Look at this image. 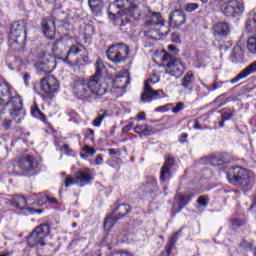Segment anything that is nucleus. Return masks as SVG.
I'll return each instance as SVG.
<instances>
[{"instance_id":"obj_46","label":"nucleus","mask_w":256,"mask_h":256,"mask_svg":"<svg viewBox=\"0 0 256 256\" xmlns=\"http://www.w3.org/2000/svg\"><path fill=\"white\" fill-rule=\"evenodd\" d=\"M221 117H222L223 121H229V119H231L233 117V112H231V110L224 111L222 113Z\"/></svg>"},{"instance_id":"obj_16","label":"nucleus","mask_w":256,"mask_h":256,"mask_svg":"<svg viewBox=\"0 0 256 256\" xmlns=\"http://www.w3.org/2000/svg\"><path fill=\"white\" fill-rule=\"evenodd\" d=\"M18 167L21 171L29 173L39 167V161L33 156L26 155L19 160Z\"/></svg>"},{"instance_id":"obj_52","label":"nucleus","mask_w":256,"mask_h":256,"mask_svg":"<svg viewBox=\"0 0 256 256\" xmlns=\"http://www.w3.org/2000/svg\"><path fill=\"white\" fill-rule=\"evenodd\" d=\"M26 211H28V213H31V215H33V213H39V215H41V213H43V210H35L31 207H27Z\"/></svg>"},{"instance_id":"obj_7","label":"nucleus","mask_w":256,"mask_h":256,"mask_svg":"<svg viewBox=\"0 0 256 256\" xmlns=\"http://www.w3.org/2000/svg\"><path fill=\"white\" fill-rule=\"evenodd\" d=\"M162 61L166 63V73H168V75L179 79L185 73V64H183L181 59L169 54H164Z\"/></svg>"},{"instance_id":"obj_51","label":"nucleus","mask_w":256,"mask_h":256,"mask_svg":"<svg viewBox=\"0 0 256 256\" xmlns=\"http://www.w3.org/2000/svg\"><path fill=\"white\" fill-rule=\"evenodd\" d=\"M171 39L173 43H181V38H179V34L177 33H173Z\"/></svg>"},{"instance_id":"obj_59","label":"nucleus","mask_w":256,"mask_h":256,"mask_svg":"<svg viewBox=\"0 0 256 256\" xmlns=\"http://www.w3.org/2000/svg\"><path fill=\"white\" fill-rule=\"evenodd\" d=\"M137 120H138V121H145V112H140V113L137 115Z\"/></svg>"},{"instance_id":"obj_54","label":"nucleus","mask_w":256,"mask_h":256,"mask_svg":"<svg viewBox=\"0 0 256 256\" xmlns=\"http://www.w3.org/2000/svg\"><path fill=\"white\" fill-rule=\"evenodd\" d=\"M47 199H49V196H43L38 200V205H45V203H47Z\"/></svg>"},{"instance_id":"obj_26","label":"nucleus","mask_w":256,"mask_h":256,"mask_svg":"<svg viewBox=\"0 0 256 256\" xmlns=\"http://www.w3.org/2000/svg\"><path fill=\"white\" fill-rule=\"evenodd\" d=\"M157 25H165V20L161 16V13L159 12H153L151 19L146 21V26L151 29V27H157Z\"/></svg>"},{"instance_id":"obj_43","label":"nucleus","mask_w":256,"mask_h":256,"mask_svg":"<svg viewBox=\"0 0 256 256\" xmlns=\"http://www.w3.org/2000/svg\"><path fill=\"white\" fill-rule=\"evenodd\" d=\"M142 135H144V137H149V135H153V127L145 124L142 130Z\"/></svg>"},{"instance_id":"obj_34","label":"nucleus","mask_w":256,"mask_h":256,"mask_svg":"<svg viewBox=\"0 0 256 256\" xmlns=\"http://www.w3.org/2000/svg\"><path fill=\"white\" fill-rule=\"evenodd\" d=\"M146 193H153L157 189V181L153 178H149L145 184Z\"/></svg>"},{"instance_id":"obj_11","label":"nucleus","mask_w":256,"mask_h":256,"mask_svg":"<svg viewBox=\"0 0 256 256\" xmlns=\"http://www.w3.org/2000/svg\"><path fill=\"white\" fill-rule=\"evenodd\" d=\"M92 179L89 169H85L83 171H77L74 174V177H66L64 185L66 188L71 187V185H80V187H85V185H89L91 183Z\"/></svg>"},{"instance_id":"obj_4","label":"nucleus","mask_w":256,"mask_h":256,"mask_svg":"<svg viewBox=\"0 0 256 256\" xmlns=\"http://www.w3.org/2000/svg\"><path fill=\"white\" fill-rule=\"evenodd\" d=\"M27 41V22L19 20L13 22L10 28L8 44L12 51H23Z\"/></svg>"},{"instance_id":"obj_27","label":"nucleus","mask_w":256,"mask_h":256,"mask_svg":"<svg viewBox=\"0 0 256 256\" xmlns=\"http://www.w3.org/2000/svg\"><path fill=\"white\" fill-rule=\"evenodd\" d=\"M195 81V74L193 71H188L181 80V87L185 90L190 89V93L193 91V88H190Z\"/></svg>"},{"instance_id":"obj_50","label":"nucleus","mask_w":256,"mask_h":256,"mask_svg":"<svg viewBox=\"0 0 256 256\" xmlns=\"http://www.w3.org/2000/svg\"><path fill=\"white\" fill-rule=\"evenodd\" d=\"M207 89L208 91H216V89H221V83L214 82L212 88L208 86Z\"/></svg>"},{"instance_id":"obj_47","label":"nucleus","mask_w":256,"mask_h":256,"mask_svg":"<svg viewBox=\"0 0 256 256\" xmlns=\"http://www.w3.org/2000/svg\"><path fill=\"white\" fill-rule=\"evenodd\" d=\"M93 33H95V29L93 28V26L89 25L85 28V35H88V37H91Z\"/></svg>"},{"instance_id":"obj_39","label":"nucleus","mask_w":256,"mask_h":256,"mask_svg":"<svg viewBox=\"0 0 256 256\" xmlns=\"http://www.w3.org/2000/svg\"><path fill=\"white\" fill-rule=\"evenodd\" d=\"M197 9H199V4L197 3H187L184 6V11L186 13H193V11H197Z\"/></svg>"},{"instance_id":"obj_5","label":"nucleus","mask_w":256,"mask_h":256,"mask_svg":"<svg viewBox=\"0 0 256 256\" xmlns=\"http://www.w3.org/2000/svg\"><path fill=\"white\" fill-rule=\"evenodd\" d=\"M227 179L232 185H239L240 187L253 185V177L246 169L241 167L230 169L227 173Z\"/></svg>"},{"instance_id":"obj_36","label":"nucleus","mask_w":256,"mask_h":256,"mask_svg":"<svg viewBox=\"0 0 256 256\" xmlns=\"http://www.w3.org/2000/svg\"><path fill=\"white\" fill-rule=\"evenodd\" d=\"M232 229H239L240 227H243L245 225V220L239 219V218H232L230 220Z\"/></svg>"},{"instance_id":"obj_20","label":"nucleus","mask_w":256,"mask_h":256,"mask_svg":"<svg viewBox=\"0 0 256 256\" xmlns=\"http://www.w3.org/2000/svg\"><path fill=\"white\" fill-rule=\"evenodd\" d=\"M253 73H256V61L251 63L244 70H242L235 78L230 80V82L232 84H235L238 81H241V79H247V77H249V75H253Z\"/></svg>"},{"instance_id":"obj_41","label":"nucleus","mask_w":256,"mask_h":256,"mask_svg":"<svg viewBox=\"0 0 256 256\" xmlns=\"http://www.w3.org/2000/svg\"><path fill=\"white\" fill-rule=\"evenodd\" d=\"M105 117H107V113H104L102 115H98L92 122V125L94 127H101V123H103Z\"/></svg>"},{"instance_id":"obj_28","label":"nucleus","mask_w":256,"mask_h":256,"mask_svg":"<svg viewBox=\"0 0 256 256\" xmlns=\"http://www.w3.org/2000/svg\"><path fill=\"white\" fill-rule=\"evenodd\" d=\"M12 205L16 207V209H25V211H27V199L25 196H21L19 194L13 195Z\"/></svg>"},{"instance_id":"obj_49","label":"nucleus","mask_w":256,"mask_h":256,"mask_svg":"<svg viewBox=\"0 0 256 256\" xmlns=\"http://www.w3.org/2000/svg\"><path fill=\"white\" fill-rule=\"evenodd\" d=\"M197 203H199L201 207H207V205H208V202L205 199V197H199L197 199Z\"/></svg>"},{"instance_id":"obj_13","label":"nucleus","mask_w":256,"mask_h":256,"mask_svg":"<svg viewBox=\"0 0 256 256\" xmlns=\"http://www.w3.org/2000/svg\"><path fill=\"white\" fill-rule=\"evenodd\" d=\"M158 81L159 77H157L155 74L145 81L144 92L141 95V101L144 103H151V101H155V99H157V95L155 94V90H153L151 87V83H158Z\"/></svg>"},{"instance_id":"obj_8","label":"nucleus","mask_w":256,"mask_h":256,"mask_svg":"<svg viewBox=\"0 0 256 256\" xmlns=\"http://www.w3.org/2000/svg\"><path fill=\"white\" fill-rule=\"evenodd\" d=\"M106 55L112 63H125L129 57V46L123 43L113 44L106 51Z\"/></svg>"},{"instance_id":"obj_22","label":"nucleus","mask_w":256,"mask_h":256,"mask_svg":"<svg viewBox=\"0 0 256 256\" xmlns=\"http://www.w3.org/2000/svg\"><path fill=\"white\" fill-rule=\"evenodd\" d=\"M214 35L217 37H227L229 35V24L227 22H219L213 26Z\"/></svg>"},{"instance_id":"obj_45","label":"nucleus","mask_w":256,"mask_h":256,"mask_svg":"<svg viewBox=\"0 0 256 256\" xmlns=\"http://www.w3.org/2000/svg\"><path fill=\"white\" fill-rule=\"evenodd\" d=\"M185 107V103L179 102L176 104V107L172 108V113H179L180 111H183V108Z\"/></svg>"},{"instance_id":"obj_31","label":"nucleus","mask_w":256,"mask_h":256,"mask_svg":"<svg viewBox=\"0 0 256 256\" xmlns=\"http://www.w3.org/2000/svg\"><path fill=\"white\" fill-rule=\"evenodd\" d=\"M179 235H181V231L176 232L169 240L168 244L166 245L165 252H162L160 256H169L171 255V251H173V247H175V243L179 239Z\"/></svg>"},{"instance_id":"obj_44","label":"nucleus","mask_w":256,"mask_h":256,"mask_svg":"<svg viewBox=\"0 0 256 256\" xmlns=\"http://www.w3.org/2000/svg\"><path fill=\"white\" fill-rule=\"evenodd\" d=\"M241 61H243V55L241 54V52H234L232 54V63H241Z\"/></svg>"},{"instance_id":"obj_61","label":"nucleus","mask_w":256,"mask_h":256,"mask_svg":"<svg viewBox=\"0 0 256 256\" xmlns=\"http://www.w3.org/2000/svg\"><path fill=\"white\" fill-rule=\"evenodd\" d=\"M133 129V124H128L123 127V131H131Z\"/></svg>"},{"instance_id":"obj_33","label":"nucleus","mask_w":256,"mask_h":256,"mask_svg":"<svg viewBox=\"0 0 256 256\" xmlns=\"http://www.w3.org/2000/svg\"><path fill=\"white\" fill-rule=\"evenodd\" d=\"M31 115L32 117H36V119H40V121H47V117L41 110L39 109V106H37V103H34V105L31 107Z\"/></svg>"},{"instance_id":"obj_9","label":"nucleus","mask_w":256,"mask_h":256,"mask_svg":"<svg viewBox=\"0 0 256 256\" xmlns=\"http://www.w3.org/2000/svg\"><path fill=\"white\" fill-rule=\"evenodd\" d=\"M129 213H131V206H129L128 204L119 205L104 220L105 231H111V229L115 227V223H117V221H119L120 219H123V217H126V215H129Z\"/></svg>"},{"instance_id":"obj_21","label":"nucleus","mask_w":256,"mask_h":256,"mask_svg":"<svg viewBox=\"0 0 256 256\" xmlns=\"http://www.w3.org/2000/svg\"><path fill=\"white\" fill-rule=\"evenodd\" d=\"M88 5L96 17L103 14V9H105V2L103 0H88Z\"/></svg>"},{"instance_id":"obj_42","label":"nucleus","mask_w":256,"mask_h":256,"mask_svg":"<svg viewBox=\"0 0 256 256\" xmlns=\"http://www.w3.org/2000/svg\"><path fill=\"white\" fill-rule=\"evenodd\" d=\"M256 25V13L253 16V19H250L246 22V27L249 31H253L254 27Z\"/></svg>"},{"instance_id":"obj_24","label":"nucleus","mask_w":256,"mask_h":256,"mask_svg":"<svg viewBox=\"0 0 256 256\" xmlns=\"http://www.w3.org/2000/svg\"><path fill=\"white\" fill-rule=\"evenodd\" d=\"M96 71L95 73L89 77V79H93L94 81H97V83H103L101 82V78L105 74V64L101 61V59H98L95 63Z\"/></svg>"},{"instance_id":"obj_60","label":"nucleus","mask_w":256,"mask_h":256,"mask_svg":"<svg viewBox=\"0 0 256 256\" xmlns=\"http://www.w3.org/2000/svg\"><path fill=\"white\" fill-rule=\"evenodd\" d=\"M47 202H48V203H51L52 205H56L57 199L48 196Z\"/></svg>"},{"instance_id":"obj_58","label":"nucleus","mask_w":256,"mask_h":256,"mask_svg":"<svg viewBox=\"0 0 256 256\" xmlns=\"http://www.w3.org/2000/svg\"><path fill=\"white\" fill-rule=\"evenodd\" d=\"M96 165H103V156L98 155L95 160Z\"/></svg>"},{"instance_id":"obj_12","label":"nucleus","mask_w":256,"mask_h":256,"mask_svg":"<svg viewBox=\"0 0 256 256\" xmlns=\"http://www.w3.org/2000/svg\"><path fill=\"white\" fill-rule=\"evenodd\" d=\"M129 7H131V0H116L109 5L108 14L113 19L120 17V15L123 17L126 9H129Z\"/></svg>"},{"instance_id":"obj_30","label":"nucleus","mask_w":256,"mask_h":256,"mask_svg":"<svg viewBox=\"0 0 256 256\" xmlns=\"http://www.w3.org/2000/svg\"><path fill=\"white\" fill-rule=\"evenodd\" d=\"M114 85V89H122L125 90L127 89V85H129V83H131V81L129 80V77H125V76H116L114 80H112Z\"/></svg>"},{"instance_id":"obj_64","label":"nucleus","mask_w":256,"mask_h":256,"mask_svg":"<svg viewBox=\"0 0 256 256\" xmlns=\"http://www.w3.org/2000/svg\"><path fill=\"white\" fill-rule=\"evenodd\" d=\"M108 152L109 155H117V151L115 149H109Z\"/></svg>"},{"instance_id":"obj_40","label":"nucleus","mask_w":256,"mask_h":256,"mask_svg":"<svg viewBox=\"0 0 256 256\" xmlns=\"http://www.w3.org/2000/svg\"><path fill=\"white\" fill-rule=\"evenodd\" d=\"M84 153L85 154H81L82 159H86V157H89V155H91V156L95 155V153H97V150H95V148L85 146Z\"/></svg>"},{"instance_id":"obj_57","label":"nucleus","mask_w":256,"mask_h":256,"mask_svg":"<svg viewBox=\"0 0 256 256\" xmlns=\"http://www.w3.org/2000/svg\"><path fill=\"white\" fill-rule=\"evenodd\" d=\"M187 137H189V135L187 133H183V134H181L179 141L181 143H185L187 141Z\"/></svg>"},{"instance_id":"obj_1","label":"nucleus","mask_w":256,"mask_h":256,"mask_svg":"<svg viewBox=\"0 0 256 256\" xmlns=\"http://www.w3.org/2000/svg\"><path fill=\"white\" fill-rule=\"evenodd\" d=\"M0 105H3L5 109L9 107L10 117L16 123H21V120L25 119L21 96L5 80H0Z\"/></svg>"},{"instance_id":"obj_3","label":"nucleus","mask_w":256,"mask_h":256,"mask_svg":"<svg viewBox=\"0 0 256 256\" xmlns=\"http://www.w3.org/2000/svg\"><path fill=\"white\" fill-rule=\"evenodd\" d=\"M52 53L53 56L45 51L40 52V61L37 63V67H39L40 71L51 73L57 65L55 59H60V61L65 62V57H67V46L65 45V42H63V40H57L52 45Z\"/></svg>"},{"instance_id":"obj_14","label":"nucleus","mask_w":256,"mask_h":256,"mask_svg":"<svg viewBox=\"0 0 256 256\" xmlns=\"http://www.w3.org/2000/svg\"><path fill=\"white\" fill-rule=\"evenodd\" d=\"M40 89L46 93V95H52V93H57L59 91V81L53 75L45 76L40 81Z\"/></svg>"},{"instance_id":"obj_63","label":"nucleus","mask_w":256,"mask_h":256,"mask_svg":"<svg viewBox=\"0 0 256 256\" xmlns=\"http://www.w3.org/2000/svg\"><path fill=\"white\" fill-rule=\"evenodd\" d=\"M194 129H203V127H201V124L199 123V121H195Z\"/></svg>"},{"instance_id":"obj_25","label":"nucleus","mask_w":256,"mask_h":256,"mask_svg":"<svg viewBox=\"0 0 256 256\" xmlns=\"http://www.w3.org/2000/svg\"><path fill=\"white\" fill-rule=\"evenodd\" d=\"M130 19H135L136 21H139L141 19V9H139V6L137 4L130 1V6L126 9L125 14Z\"/></svg>"},{"instance_id":"obj_17","label":"nucleus","mask_w":256,"mask_h":256,"mask_svg":"<svg viewBox=\"0 0 256 256\" xmlns=\"http://www.w3.org/2000/svg\"><path fill=\"white\" fill-rule=\"evenodd\" d=\"M42 31L47 39H55L56 27L53 17L42 19Z\"/></svg>"},{"instance_id":"obj_53","label":"nucleus","mask_w":256,"mask_h":256,"mask_svg":"<svg viewBox=\"0 0 256 256\" xmlns=\"http://www.w3.org/2000/svg\"><path fill=\"white\" fill-rule=\"evenodd\" d=\"M11 120H4L3 121V127H4V129H6V130H9V129H11Z\"/></svg>"},{"instance_id":"obj_18","label":"nucleus","mask_w":256,"mask_h":256,"mask_svg":"<svg viewBox=\"0 0 256 256\" xmlns=\"http://www.w3.org/2000/svg\"><path fill=\"white\" fill-rule=\"evenodd\" d=\"M175 166V159L172 156H168L164 162L160 171V181L161 183H167L171 179V167Z\"/></svg>"},{"instance_id":"obj_23","label":"nucleus","mask_w":256,"mask_h":256,"mask_svg":"<svg viewBox=\"0 0 256 256\" xmlns=\"http://www.w3.org/2000/svg\"><path fill=\"white\" fill-rule=\"evenodd\" d=\"M119 28L122 33H131L133 29V18L123 14L120 19Z\"/></svg>"},{"instance_id":"obj_19","label":"nucleus","mask_w":256,"mask_h":256,"mask_svg":"<svg viewBox=\"0 0 256 256\" xmlns=\"http://www.w3.org/2000/svg\"><path fill=\"white\" fill-rule=\"evenodd\" d=\"M191 199H193V194L181 196L177 204L173 205L172 215H177V213H181L184 207H187V205H189Z\"/></svg>"},{"instance_id":"obj_29","label":"nucleus","mask_w":256,"mask_h":256,"mask_svg":"<svg viewBox=\"0 0 256 256\" xmlns=\"http://www.w3.org/2000/svg\"><path fill=\"white\" fill-rule=\"evenodd\" d=\"M225 163H228V160L223 154H215L209 158V164L212 165V167H221L225 165Z\"/></svg>"},{"instance_id":"obj_15","label":"nucleus","mask_w":256,"mask_h":256,"mask_svg":"<svg viewBox=\"0 0 256 256\" xmlns=\"http://www.w3.org/2000/svg\"><path fill=\"white\" fill-rule=\"evenodd\" d=\"M187 23V14L182 9H175L169 15V25L175 29H180L182 25Z\"/></svg>"},{"instance_id":"obj_35","label":"nucleus","mask_w":256,"mask_h":256,"mask_svg":"<svg viewBox=\"0 0 256 256\" xmlns=\"http://www.w3.org/2000/svg\"><path fill=\"white\" fill-rule=\"evenodd\" d=\"M5 63L11 71H15V67L13 66L17 63V58L13 55H7L5 57Z\"/></svg>"},{"instance_id":"obj_10","label":"nucleus","mask_w":256,"mask_h":256,"mask_svg":"<svg viewBox=\"0 0 256 256\" xmlns=\"http://www.w3.org/2000/svg\"><path fill=\"white\" fill-rule=\"evenodd\" d=\"M245 12V4L239 0H228L224 3L222 13L225 17L235 19L241 17Z\"/></svg>"},{"instance_id":"obj_55","label":"nucleus","mask_w":256,"mask_h":256,"mask_svg":"<svg viewBox=\"0 0 256 256\" xmlns=\"http://www.w3.org/2000/svg\"><path fill=\"white\" fill-rule=\"evenodd\" d=\"M112 256H133V255L128 252H116L112 254Z\"/></svg>"},{"instance_id":"obj_56","label":"nucleus","mask_w":256,"mask_h":256,"mask_svg":"<svg viewBox=\"0 0 256 256\" xmlns=\"http://www.w3.org/2000/svg\"><path fill=\"white\" fill-rule=\"evenodd\" d=\"M156 99H159V97H163L165 95V92L163 90H154Z\"/></svg>"},{"instance_id":"obj_32","label":"nucleus","mask_w":256,"mask_h":256,"mask_svg":"<svg viewBox=\"0 0 256 256\" xmlns=\"http://www.w3.org/2000/svg\"><path fill=\"white\" fill-rule=\"evenodd\" d=\"M85 47L79 45H73L66 51V57L64 58V63H71V56L72 55H79L81 51H83Z\"/></svg>"},{"instance_id":"obj_48","label":"nucleus","mask_w":256,"mask_h":256,"mask_svg":"<svg viewBox=\"0 0 256 256\" xmlns=\"http://www.w3.org/2000/svg\"><path fill=\"white\" fill-rule=\"evenodd\" d=\"M143 129H144V125H137L135 128H134V131L140 135V137H143Z\"/></svg>"},{"instance_id":"obj_62","label":"nucleus","mask_w":256,"mask_h":256,"mask_svg":"<svg viewBox=\"0 0 256 256\" xmlns=\"http://www.w3.org/2000/svg\"><path fill=\"white\" fill-rule=\"evenodd\" d=\"M87 135L90 136V137H93L95 135V131L93 129L89 128L87 130Z\"/></svg>"},{"instance_id":"obj_37","label":"nucleus","mask_w":256,"mask_h":256,"mask_svg":"<svg viewBox=\"0 0 256 256\" xmlns=\"http://www.w3.org/2000/svg\"><path fill=\"white\" fill-rule=\"evenodd\" d=\"M247 49L253 54H256V38L251 37L247 41Z\"/></svg>"},{"instance_id":"obj_38","label":"nucleus","mask_w":256,"mask_h":256,"mask_svg":"<svg viewBox=\"0 0 256 256\" xmlns=\"http://www.w3.org/2000/svg\"><path fill=\"white\" fill-rule=\"evenodd\" d=\"M76 65H78V67H85V65H89V56L87 55H83L80 56L76 59Z\"/></svg>"},{"instance_id":"obj_6","label":"nucleus","mask_w":256,"mask_h":256,"mask_svg":"<svg viewBox=\"0 0 256 256\" xmlns=\"http://www.w3.org/2000/svg\"><path fill=\"white\" fill-rule=\"evenodd\" d=\"M51 233V227L49 224H41L37 226L31 234L27 237L28 247H45V239Z\"/></svg>"},{"instance_id":"obj_2","label":"nucleus","mask_w":256,"mask_h":256,"mask_svg":"<svg viewBox=\"0 0 256 256\" xmlns=\"http://www.w3.org/2000/svg\"><path fill=\"white\" fill-rule=\"evenodd\" d=\"M72 93L76 99L80 101H87V99H97V97H103L107 93L109 87L107 84L99 83L94 79L88 78H76L72 82Z\"/></svg>"}]
</instances>
